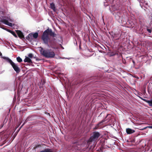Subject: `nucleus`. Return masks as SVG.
I'll return each instance as SVG.
<instances>
[{"mask_svg":"<svg viewBox=\"0 0 152 152\" xmlns=\"http://www.w3.org/2000/svg\"><path fill=\"white\" fill-rule=\"evenodd\" d=\"M36 148L38 149L39 151L37 152H52L51 149L48 148L44 145H38L36 147Z\"/></svg>","mask_w":152,"mask_h":152,"instance_id":"3","label":"nucleus"},{"mask_svg":"<svg viewBox=\"0 0 152 152\" xmlns=\"http://www.w3.org/2000/svg\"><path fill=\"white\" fill-rule=\"evenodd\" d=\"M17 34L18 37L21 38H22L24 37V36L23 34V33L20 31H18L17 32Z\"/></svg>","mask_w":152,"mask_h":152,"instance_id":"14","label":"nucleus"},{"mask_svg":"<svg viewBox=\"0 0 152 152\" xmlns=\"http://www.w3.org/2000/svg\"><path fill=\"white\" fill-rule=\"evenodd\" d=\"M1 58L10 63L17 73H18L20 72V69L19 65L17 64L14 63L7 57L2 56Z\"/></svg>","mask_w":152,"mask_h":152,"instance_id":"2","label":"nucleus"},{"mask_svg":"<svg viewBox=\"0 0 152 152\" xmlns=\"http://www.w3.org/2000/svg\"><path fill=\"white\" fill-rule=\"evenodd\" d=\"M147 31L150 33L151 32V31L150 29H147Z\"/></svg>","mask_w":152,"mask_h":152,"instance_id":"21","label":"nucleus"},{"mask_svg":"<svg viewBox=\"0 0 152 152\" xmlns=\"http://www.w3.org/2000/svg\"><path fill=\"white\" fill-rule=\"evenodd\" d=\"M33 34L32 33H30L28 34L26 37V39L28 41H31L33 39Z\"/></svg>","mask_w":152,"mask_h":152,"instance_id":"12","label":"nucleus"},{"mask_svg":"<svg viewBox=\"0 0 152 152\" xmlns=\"http://www.w3.org/2000/svg\"><path fill=\"white\" fill-rule=\"evenodd\" d=\"M115 55V54H112V55H111V56H114Z\"/></svg>","mask_w":152,"mask_h":152,"instance_id":"28","label":"nucleus"},{"mask_svg":"<svg viewBox=\"0 0 152 152\" xmlns=\"http://www.w3.org/2000/svg\"><path fill=\"white\" fill-rule=\"evenodd\" d=\"M126 131L127 134H130L134 132L135 131L130 128H127L126 129Z\"/></svg>","mask_w":152,"mask_h":152,"instance_id":"10","label":"nucleus"},{"mask_svg":"<svg viewBox=\"0 0 152 152\" xmlns=\"http://www.w3.org/2000/svg\"><path fill=\"white\" fill-rule=\"evenodd\" d=\"M45 31H46V33L48 34V35H50V36L53 37L55 36V34L53 32L52 30L51 29L48 28Z\"/></svg>","mask_w":152,"mask_h":152,"instance_id":"7","label":"nucleus"},{"mask_svg":"<svg viewBox=\"0 0 152 152\" xmlns=\"http://www.w3.org/2000/svg\"><path fill=\"white\" fill-rule=\"evenodd\" d=\"M2 55V53L0 52V56H1Z\"/></svg>","mask_w":152,"mask_h":152,"instance_id":"25","label":"nucleus"},{"mask_svg":"<svg viewBox=\"0 0 152 152\" xmlns=\"http://www.w3.org/2000/svg\"><path fill=\"white\" fill-rule=\"evenodd\" d=\"M96 152H102V151L101 149L100 148L99 149L97 150L96 151Z\"/></svg>","mask_w":152,"mask_h":152,"instance_id":"20","label":"nucleus"},{"mask_svg":"<svg viewBox=\"0 0 152 152\" xmlns=\"http://www.w3.org/2000/svg\"><path fill=\"white\" fill-rule=\"evenodd\" d=\"M24 62H27L29 63H32V61L31 59L28 57H26L25 58L24 60Z\"/></svg>","mask_w":152,"mask_h":152,"instance_id":"13","label":"nucleus"},{"mask_svg":"<svg viewBox=\"0 0 152 152\" xmlns=\"http://www.w3.org/2000/svg\"><path fill=\"white\" fill-rule=\"evenodd\" d=\"M94 54V53H93L92 54H91L90 55H87V57H90V56H92Z\"/></svg>","mask_w":152,"mask_h":152,"instance_id":"22","label":"nucleus"},{"mask_svg":"<svg viewBox=\"0 0 152 152\" xmlns=\"http://www.w3.org/2000/svg\"><path fill=\"white\" fill-rule=\"evenodd\" d=\"M148 127L149 128H150L152 129V126H148Z\"/></svg>","mask_w":152,"mask_h":152,"instance_id":"24","label":"nucleus"},{"mask_svg":"<svg viewBox=\"0 0 152 152\" xmlns=\"http://www.w3.org/2000/svg\"><path fill=\"white\" fill-rule=\"evenodd\" d=\"M33 38L36 39L37 38L38 34L36 32L33 34Z\"/></svg>","mask_w":152,"mask_h":152,"instance_id":"16","label":"nucleus"},{"mask_svg":"<svg viewBox=\"0 0 152 152\" xmlns=\"http://www.w3.org/2000/svg\"><path fill=\"white\" fill-rule=\"evenodd\" d=\"M50 7L54 11H56V7L55 4L53 3H52L50 4Z\"/></svg>","mask_w":152,"mask_h":152,"instance_id":"15","label":"nucleus"},{"mask_svg":"<svg viewBox=\"0 0 152 152\" xmlns=\"http://www.w3.org/2000/svg\"><path fill=\"white\" fill-rule=\"evenodd\" d=\"M106 120L104 119L102 120L99 122L96 126V129H97L101 128L103 127V123Z\"/></svg>","mask_w":152,"mask_h":152,"instance_id":"9","label":"nucleus"},{"mask_svg":"<svg viewBox=\"0 0 152 152\" xmlns=\"http://www.w3.org/2000/svg\"><path fill=\"white\" fill-rule=\"evenodd\" d=\"M102 132H96V141L97 140H98L99 139L102 137Z\"/></svg>","mask_w":152,"mask_h":152,"instance_id":"8","label":"nucleus"},{"mask_svg":"<svg viewBox=\"0 0 152 152\" xmlns=\"http://www.w3.org/2000/svg\"><path fill=\"white\" fill-rule=\"evenodd\" d=\"M16 59L17 61L19 62H20L22 61V59L20 57H17Z\"/></svg>","mask_w":152,"mask_h":152,"instance_id":"17","label":"nucleus"},{"mask_svg":"<svg viewBox=\"0 0 152 152\" xmlns=\"http://www.w3.org/2000/svg\"><path fill=\"white\" fill-rule=\"evenodd\" d=\"M51 47L52 48H53V49H55V48H54V47H53L52 46H51Z\"/></svg>","mask_w":152,"mask_h":152,"instance_id":"29","label":"nucleus"},{"mask_svg":"<svg viewBox=\"0 0 152 152\" xmlns=\"http://www.w3.org/2000/svg\"><path fill=\"white\" fill-rule=\"evenodd\" d=\"M28 57L30 58H32L33 57V55L32 53H29L28 55Z\"/></svg>","mask_w":152,"mask_h":152,"instance_id":"19","label":"nucleus"},{"mask_svg":"<svg viewBox=\"0 0 152 152\" xmlns=\"http://www.w3.org/2000/svg\"><path fill=\"white\" fill-rule=\"evenodd\" d=\"M46 31H44L42 35V36L41 39L43 41V43L49 46L48 45V42L50 40V39L48 35V34L46 33Z\"/></svg>","mask_w":152,"mask_h":152,"instance_id":"4","label":"nucleus"},{"mask_svg":"<svg viewBox=\"0 0 152 152\" xmlns=\"http://www.w3.org/2000/svg\"><path fill=\"white\" fill-rule=\"evenodd\" d=\"M96 96V95H95V96ZM96 99H97V98H96Z\"/></svg>","mask_w":152,"mask_h":152,"instance_id":"31","label":"nucleus"},{"mask_svg":"<svg viewBox=\"0 0 152 152\" xmlns=\"http://www.w3.org/2000/svg\"><path fill=\"white\" fill-rule=\"evenodd\" d=\"M40 52L42 55L47 58H53L55 55L54 52L51 50L44 49L42 48Z\"/></svg>","mask_w":152,"mask_h":152,"instance_id":"1","label":"nucleus"},{"mask_svg":"<svg viewBox=\"0 0 152 152\" xmlns=\"http://www.w3.org/2000/svg\"><path fill=\"white\" fill-rule=\"evenodd\" d=\"M24 124H23V125H22V126H21V127H22L24 125Z\"/></svg>","mask_w":152,"mask_h":152,"instance_id":"27","label":"nucleus"},{"mask_svg":"<svg viewBox=\"0 0 152 152\" xmlns=\"http://www.w3.org/2000/svg\"><path fill=\"white\" fill-rule=\"evenodd\" d=\"M95 146V145H94V146H93V147L94 148Z\"/></svg>","mask_w":152,"mask_h":152,"instance_id":"32","label":"nucleus"},{"mask_svg":"<svg viewBox=\"0 0 152 152\" xmlns=\"http://www.w3.org/2000/svg\"><path fill=\"white\" fill-rule=\"evenodd\" d=\"M8 31L10 32L14 37H17V35L15 32L12 31H10L7 30Z\"/></svg>","mask_w":152,"mask_h":152,"instance_id":"18","label":"nucleus"},{"mask_svg":"<svg viewBox=\"0 0 152 152\" xmlns=\"http://www.w3.org/2000/svg\"><path fill=\"white\" fill-rule=\"evenodd\" d=\"M95 142V132L93 133V135L88 140L87 142V144L86 146V148H88L89 145L91 144H94ZM91 145L90 148H91Z\"/></svg>","mask_w":152,"mask_h":152,"instance_id":"5","label":"nucleus"},{"mask_svg":"<svg viewBox=\"0 0 152 152\" xmlns=\"http://www.w3.org/2000/svg\"><path fill=\"white\" fill-rule=\"evenodd\" d=\"M12 22V19L7 18V19H3L2 20V22L4 24L10 26H12L14 25V24H12L11 23L9 22L8 21Z\"/></svg>","mask_w":152,"mask_h":152,"instance_id":"6","label":"nucleus"},{"mask_svg":"<svg viewBox=\"0 0 152 152\" xmlns=\"http://www.w3.org/2000/svg\"><path fill=\"white\" fill-rule=\"evenodd\" d=\"M142 100L148 103L150 106H152V99L151 100H148L146 99H143L142 98H140Z\"/></svg>","mask_w":152,"mask_h":152,"instance_id":"11","label":"nucleus"},{"mask_svg":"<svg viewBox=\"0 0 152 152\" xmlns=\"http://www.w3.org/2000/svg\"><path fill=\"white\" fill-rule=\"evenodd\" d=\"M3 29H5V30H7L6 29V28H2Z\"/></svg>","mask_w":152,"mask_h":152,"instance_id":"30","label":"nucleus"},{"mask_svg":"<svg viewBox=\"0 0 152 152\" xmlns=\"http://www.w3.org/2000/svg\"><path fill=\"white\" fill-rule=\"evenodd\" d=\"M109 115H109V114H107V115H106V117H107V116H108Z\"/></svg>","mask_w":152,"mask_h":152,"instance_id":"26","label":"nucleus"},{"mask_svg":"<svg viewBox=\"0 0 152 152\" xmlns=\"http://www.w3.org/2000/svg\"><path fill=\"white\" fill-rule=\"evenodd\" d=\"M104 113H102H102H101V114H100V115H101V116H102V115H103V114H104Z\"/></svg>","mask_w":152,"mask_h":152,"instance_id":"23","label":"nucleus"}]
</instances>
